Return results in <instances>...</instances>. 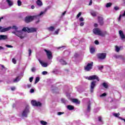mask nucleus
Wrapping results in <instances>:
<instances>
[{"mask_svg": "<svg viewBox=\"0 0 125 125\" xmlns=\"http://www.w3.org/2000/svg\"><path fill=\"white\" fill-rule=\"evenodd\" d=\"M11 29V26L8 27L7 28H2L0 29V31L1 33H4V32H7V31H9Z\"/></svg>", "mask_w": 125, "mask_h": 125, "instance_id": "13", "label": "nucleus"}, {"mask_svg": "<svg viewBox=\"0 0 125 125\" xmlns=\"http://www.w3.org/2000/svg\"><path fill=\"white\" fill-rule=\"evenodd\" d=\"M72 102L73 103H76V104H80L81 102L79 101L78 99H73L72 100Z\"/></svg>", "mask_w": 125, "mask_h": 125, "instance_id": "20", "label": "nucleus"}, {"mask_svg": "<svg viewBox=\"0 0 125 125\" xmlns=\"http://www.w3.org/2000/svg\"><path fill=\"white\" fill-rule=\"evenodd\" d=\"M95 86H96V81H93L91 83L90 86V91L91 93H93Z\"/></svg>", "mask_w": 125, "mask_h": 125, "instance_id": "5", "label": "nucleus"}, {"mask_svg": "<svg viewBox=\"0 0 125 125\" xmlns=\"http://www.w3.org/2000/svg\"><path fill=\"white\" fill-rule=\"evenodd\" d=\"M11 29H13V30H15V31L12 32V34H14L13 33V32H21V31H22V30H20V31L17 30H18V27L15 25H13L12 27H11Z\"/></svg>", "mask_w": 125, "mask_h": 125, "instance_id": "16", "label": "nucleus"}, {"mask_svg": "<svg viewBox=\"0 0 125 125\" xmlns=\"http://www.w3.org/2000/svg\"><path fill=\"white\" fill-rule=\"evenodd\" d=\"M106 55L107 54L105 53H99L98 54V58L103 60V59H105L106 58Z\"/></svg>", "mask_w": 125, "mask_h": 125, "instance_id": "10", "label": "nucleus"}, {"mask_svg": "<svg viewBox=\"0 0 125 125\" xmlns=\"http://www.w3.org/2000/svg\"><path fill=\"white\" fill-rule=\"evenodd\" d=\"M36 68L35 67H32V69H31V71L32 72H36Z\"/></svg>", "mask_w": 125, "mask_h": 125, "instance_id": "45", "label": "nucleus"}, {"mask_svg": "<svg viewBox=\"0 0 125 125\" xmlns=\"http://www.w3.org/2000/svg\"><path fill=\"white\" fill-rule=\"evenodd\" d=\"M4 50V47L1 46H0V50Z\"/></svg>", "mask_w": 125, "mask_h": 125, "instance_id": "54", "label": "nucleus"}, {"mask_svg": "<svg viewBox=\"0 0 125 125\" xmlns=\"http://www.w3.org/2000/svg\"><path fill=\"white\" fill-rule=\"evenodd\" d=\"M20 80H21V78H20V77L18 76L14 80L13 83H18V82H19Z\"/></svg>", "mask_w": 125, "mask_h": 125, "instance_id": "23", "label": "nucleus"}, {"mask_svg": "<svg viewBox=\"0 0 125 125\" xmlns=\"http://www.w3.org/2000/svg\"><path fill=\"white\" fill-rule=\"evenodd\" d=\"M22 5V2L20 0H18V6H21Z\"/></svg>", "mask_w": 125, "mask_h": 125, "instance_id": "35", "label": "nucleus"}, {"mask_svg": "<svg viewBox=\"0 0 125 125\" xmlns=\"http://www.w3.org/2000/svg\"><path fill=\"white\" fill-rule=\"evenodd\" d=\"M65 14H66V11H64L63 13H62V16H64Z\"/></svg>", "mask_w": 125, "mask_h": 125, "instance_id": "59", "label": "nucleus"}, {"mask_svg": "<svg viewBox=\"0 0 125 125\" xmlns=\"http://www.w3.org/2000/svg\"><path fill=\"white\" fill-rule=\"evenodd\" d=\"M1 19H3V17L0 18V22L1 21Z\"/></svg>", "mask_w": 125, "mask_h": 125, "instance_id": "63", "label": "nucleus"}, {"mask_svg": "<svg viewBox=\"0 0 125 125\" xmlns=\"http://www.w3.org/2000/svg\"><path fill=\"white\" fill-rule=\"evenodd\" d=\"M6 1L7 2L9 6H12V5H13V1L10 0H6Z\"/></svg>", "mask_w": 125, "mask_h": 125, "instance_id": "22", "label": "nucleus"}, {"mask_svg": "<svg viewBox=\"0 0 125 125\" xmlns=\"http://www.w3.org/2000/svg\"><path fill=\"white\" fill-rule=\"evenodd\" d=\"M93 66V62H91L90 63H88L86 66H84V70L87 72L90 71L92 69Z\"/></svg>", "mask_w": 125, "mask_h": 125, "instance_id": "7", "label": "nucleus"}, {"mask_svg": "<svg viewBox=\"0 0 125 125\" xmlns=\"http://www.w3.org/2000/svg\"><path fill=\"white\" fill-rule=\"evenodd\" d=\"M116 58H123V56L122 55L117 56Z\"/></svg>", "mask_w": 125, "mask_h": 125, "instance_id": "50", "label": "nucleus"}, {"mask_svg": "<svg viewBox=\"0 0 125 125\" xmlns=\"http://www.w3.org/2000/svg\"><path fill=\"white\" fill-rule=\"evenodd\" d=\"M67 108L70 110H74V106L73 105H67Z\"/></svg>", "mask_w": 125, "mask_h": 125, "instance_id": "26", "label": "nucleus"}, {"mask_svg": "<svg viewBox=\"0 0 125 125\" xmlns=\"http://www.w3.org/2000/svg\"><path fill=\"white\" fill-rule=\"evenodd\" d=\"M44 51L46 53V55L48 59H52V54L50 51H48L46 49L44 50Z\"/></svg>", "mask_w": 125, "mask_h": 125, "instance_id": "11", "label": "nucleus"}, {"mask_svg": "<svg viewBox=\"0 0 125 125\" xmlns=\"http://www.w3.org/2000/svg\"><path fill=\"white\" fill-rule=\"evenodd\" d=\"M66 96H67V97H70V94L66 93Z\"/></svg>", "mask_w": 125, "mask_h": 125, "instance_id": "58", "label": "nucleus"}, {"mask_svg": "<svg viewBox=\"0 0 125 125\" xmlns=\"http://www.w3.org/2000/svg\"><path fill=\"white\" fill-rule=\"evenodd\" d=\"M32 86V85H31V84H28L27 85V87L28 88H30V87H31Z\"/></svg>", "mask_w": 125, "mask_h": 125, "instance_id": "56", "label": "nucleus"}, {"mask_svg": "<svg viewBox=\"0 0 125 125\" xmlns=\"http://www.w3.org/2000/svg\"><path fill=\"white\" fill-rule=\"evenodd\" d=\"M113 115L116 118H118L120 116V113H113Z\"/></svg>", "mask_w": 125, "mask_h": 125, "instance_id": "34", "label": "nucleus"}, {"mask_svg": "<svg viewBox=\"0 0 125 125\" xmlns=\"http://www.w3.org/2000/svg\"><path fill=\"white\" fill-rule=\"evenodd\" d=\"M95 44H99V42H98V41L96 40L95 41Z\"/></svg>", "mask_w": 125, "mask_h": 125, "instance_id": "52", "label": "nucleus"}, {"mask_svg": "<svg viewBox=\"0 0 125 125\" xmlns=\"http://www.w3.org/2000/svg\"><path fill=\"white\" fill-rule=\"evenodd\" d=\"M93 32L95 35H98V36H101V37H104V36L107 34V32L101 31L99 28L94 29L93 30Z\"/></svg>", "mask_w": 125, "mask_h": 125, "instance_id": "3", "label": "nucleus"}, {"mask_svg": "<svg viewBox=\"0 0 125 125\" xmlns=\"http://www.w3.org/2000/svg\"><path fill=\"white\" fill-rule=\"evenodd\" d=\"M119 119H121V120H123V121H124V122H125V119H123L121 117H119Z\"/></svg>", "mask_w": 125, "mask_h": 125, "instance_id": "61", "label": "nucleus"}, {"mask_svg": "<svg viewBox=\"0 0 125 125\" xmlns=\"http://www.w3.org/2000/svg\"><path fill=\"white\" fill-rule=\"evenodd\" d=\"M98 122L99 125H103V124H104L103 121L102 120V117H101V116H99L98 117Z\"/></svg>", "mask_w": 125, "mask_h": 125, "instance_id": "18", "label": "nucleus"}, {"mask_svg": "<svg viewBox=\"0 0 125 125\" xmlns=\"http://www.w3.org/2000/svg\"><path fill=\"white\" fill-rule=\"evenodd\" d=\"M114 9H115V10H118L119 7H114Z\"/></svg>", "mask_w": 125, "mask_h": 125, "instance_id": "57", "label": "nucleus"}, {"mask_svg": "<svg viewBox=\"0 0 125 125\" xmlns=\"http://www.w3.org/2000/svg\"><path fill=\"white\" fill-rule=\"evenodd\" d=\"M90 52L92 54L94 53V52H95V49L94 48V47H92V46L90 47Z\"/></svg>", "mask_w": 125, "mask_h": 125, "instance_id": "21", "label": "nucleus"}, {"mask_svg": "<svg viewBox=\"0 0 125 125\" xmlns=\"http://www.w3.org/2000/svg\"><path fill=\"white\" fill-rule=\"evenodd\" d=\"M87 112H90V103L89 102L87 105Z\"/></svg>", "mask_w": 125, "mask_h": 125, "instance_id": "29", "label": "nucleus"}, {"mask_svg": "<svg viewBox=\"0 0 125 125\" xmlns=\"http://www.w3.org/2000/svg\"><path fill=\"white\" fill-rule=\"evenodd\" d=\"M12 62L13 63H14V64H16V60H15V59H12Z\"/></svg>", "mask_w": 125, "mask_h": 125, "instance_id": "47", "label": "nucleus"}, {"mask_svg": "<svg viewBox=\"0 0 125 125\" xmlns=\"http://www.w3.org/2000/svg\"><path fill=\"white\" fill-rule=\"evenodd\" d=\"M35 92V90L34 89H31L30 90V93H34Z\"/></svg>", "mask_w": 125, "mask_h": 125, "instance_id": "41", "label": "nucleus"}, {"mask_svg": "<svg viewBox=\"0 0 125 125\" xmlns=\"http://www.w3.org/2000/svg\"><path fill=\"white\" fill-rule=\"evenodd\" d=\"M28 51H29V56H31V54H32V50L31 49H29Z\"/></svg>", "mask_w": 125, "mask_h": 125, "instance_id": "48", "label": "nucleus"}, {"mask_svg": "<svg viewBox=\"0 0 125 125\" xmlns=\"http://www.w3.org/2000/svg\"><path fill=\"white\" fill-rule=\"evenodd\" d=\"M36 3L38 6H40V7L42 6V2L41 0H37Z\"/></svg>", "mask_w": 125, "mask_h": 125, "instance_id": "19", "label": "nucleus"}, {"mask_svg": "<svg viewBox=\"0 0 125 125\" xmlns=\"http://www.w3.org/2000/svg\"><path fill=\"white\" fill-rule=\"evenodd\" d=\"M2 68H4V66L3 65H1Z\"/></svg>", "mask_w": 125, "mask_h": 125, "instance_id": "64", "label": "nucleus"}, {"mask_svg": "<svg viewBox=\"0 0 125 125\" xmlns=\"http://www.w3.org/2000/svg\"><path fill=\"white\" fill-rule=\"evenodd\" d=\"M47 10V9H46L44 11L41 12L40 14L37 16L26 17L25 19V22H26V23H29L33 21V19H38V20L36 21V23H39V22H40V19L42 17V15L46 12Z\"/></svg>", "mask_w": 125, "mask_h": 125, "instance_id": "2", "label": "nucleus"}, {"mask_svg": "<svg viewBox=\"0 0 125 125\" xmlns=\"http://www.w3.org/2000/svg\"><path fill=\"white\" fill-rule=\"evenodd\" d=\"M7 35H0V41H4L5 40H7Z\"/></svg>", "mask_w": 125, "mask_h": 125, "instance_id": "17", "label": "nucleus"}, {"mask_svg": "<svg viewBox=\"0 0 125 125\" xmlns=\"http://www.w3.org/2000/svg\"><path fill=\"white\" fill-rule=\"evenodd\" d=\"M85 79H86V80H88V81H92L93 80H97V81H98V82H99V78L97 75H92L89 77L86 76L85 77Z\"/></svg>", "mask_w": 125, "mask_h": 125, "instance_id": "6", "label": "nucleus"}, {"mask_svg": "<svg viewBox=\"0 0 125 125\" xmlns=\"http://www.w3.org/2000/svg\"><path fill=\"white\" fill-rule=\"evenodd\" d=\"M97 67H98L99 70H102V69H103V68H104V66H103V65H99Z\"/></svg>", "mask_w": 125, "mask_h": 125, "instance_id": "37", "label": "nucleus"}, {"mask_svg": "<svg viewBox=\"0 0 125 125\" xmlns=\"http://www.w3.org/2000/svg\"><path fill=\"white\" fill-rule=\"evenodd\" d=\"M91 14L94 17H95V16H96V15H97V13H96V12L92 11H91Z\"/></svg>", "mask_w": 125, "mask_h": 125, "instance_id": "27", "label": "nucleus"}, {"mask_svg": "<svg viewBox=\"0 0 125 125\" xmlns=\"http://www.w3.org/2000/svg\"><path fill=\"white\" fill-rule=\"evenodd\" d=\"M71 42L73 45H74V46H77L80 44V40L77 38H74L71 40Z\"/></svg>", "mask_w": 125, "mask_h": 125, "instance_id": "8", "label": "nucleus"}, {"mask_svg": "<svg viewBox=\"0 0 125 125\" xmlns=\"http://www.w3.org/2000/svg\"><path fill=\"white\" fill-rule=\"evenodd\" d=\"M39 82H40V77H36V80H35V83H39Z\"/></svg>", "mask_w": 125, "mask_h": 125, "instance_id": "30", "label": "nucleus"}, {"mask_svg": "<svg viewBox=\"0 0 125 125\" xmlns=\"http://www.w3.org/2000/svg\"><path fill=\"white\" fill-rule=\"evenodd\" d=\"M119 36L122 40V41H124V40H125V34H124V31L122 30H119Z\"/></svg>", "mask_w": 125, "mask_h": 125, "instance_id": "12", "label": "nucleus"}, {"mask_svg": "<svg viewBox=\"0 0 125 125\" xmlns=\"http://www.w3.org/2000/svg\"><path fill=\"white\" fill-rule=\"evenodd\" d=\"M31 8L32 9H34L35 8V6L34 5L31 6Z\"/></svg>", "mask_w": 125, "mask_h": 125, "instance_id": "60", "label": "nucleus"}, {"mask_svg": "<svg viewBox=\"0 0 125 125\" xmlns=\"http://www.w3.org/2000/svg\"><path fill=\"white\" fill-rule=\"evenodd\" d=\"M103 85L104 87H105V88H108V85L106 83H103Z\"/></svg>", "mask_w": 125, "mask_h": 125, "instance_id": "33", "label": "nucleus"}, {"mask_svg": "<svg viewBox=\"0 0 125 125\" xmlns=\"http://www.w3.org/2000/svg\"><path fill=\"white\" fill-rule=\"evenodd\" d=\"M11 90H15V89H16V88H15V86H13V87H11Z\"/></svg>", "mask_w": 125, "mask_h": 125, "instance_id": "53", "label": "nucleus"}, {"mask_svg": "<svg viewBox=\"0 0 125 125\" xmlns=\"http://www.w3.org/2000/svg\"><path fill=\"white\" fill-rule=\"evenodd\" d=\"M29 113H30V107L29 106V105H26L23 109V110L22 111V117H28V114H29Z\"/></svg>", "mask_w": 125, "mask_h": 125, "instance_id": "4", "label": "nucleus"}, {"mask_svg": "<svg viewBox=\"0 0 125 125\" xmlns=\"http://www.w3.org/2000/svg\"><path fill=\"white\" fill-rule=\"evenodd\" d=\"M31 104L33 106H36L37 107H42V103L40 102H37V101L32 100L31 101Z\"/></svg>", "mask_w": 125, "mask_h": 125, "instance_id": "9", "label": "nucleus"}, {"mask_svg": "<svg viewBox=\"0 0 125 125\" xmlns=\"http://www.w3.org/2000/svg\"><path fill=\"white\" fill-rule=\"evenodd\" d=\"M26 32H27V33H35V32H37V29L34 28H29L28 27H23L21 31H16L13 33L14 35L17 36V37L22 40L26 37Z\"/></svg>", "mask_w": 125, "mask_h": 125, "instance_id": "1", "label": "nucleus"}, {"mask_svg": "<svg viewBox=\"0 0 125 125\" xmlns=\"http://www.w3.org/2000/svg\"><path fill=\"white\" fill-rule=\"evenodd\" d=\"M59 62L61 63V64H62V65H66V64H67V62H66L65 61H64L63 60H60L59 61Z\"/></svg>", "mask_w": 125, "mask_h": 125, "instance_id": "25", "label": "nucleus"}, {"mask_svg": "<svg viewBox=\"0 0 125 125\" xmlns=\"http://www.w3.org/2000/svg\"><path fill=\"white\" fill-rule=\"evenodd\" d=\"M84 19H83V17H81L80 18H79V21H81V22H83V21Z\"/></svg>", "mask_w": 125, "mask_h": 125, "instance_id": "43", "label": "nucleus"}, {"mask_svg": "<svg viewBox=\"0 0 125 125\" xmlns=\"http://www.w3.org/2000/svg\"><path fill=\"white\" fill-rule=\"evenodd\" d=\"M106 95H107L106 93H104L100 95V97H104V96H106Z\"/></svg>", "mask_w": 125, "mask_h": 125, "instance_id": "39", "label": "nucleus"}, {"mask_svg": "<svg viewBox=\"0 0 125 125\" xmlns=\"http://www.w3.org/2000/svg\"><path fill=\"white\" fill-rule=\"evenodd\" d=\"M59 31H60V29H58L55 32V34L56 35H58V33L59 32Z\"/></svg>", "mask_w": 125, "mask_h": 125, "instance_id": "42", "label": "nucleus"}, {"mask_svg": "<svg viewBox=\"0 0 125 125\" xmlns=\"http://www.w3.org/2000/svg\"><path fill=\"white\" fill-rule=\"evenodd\" d=\"M33 80H34V77H30L29 78V81L30 82V83H32V82H33Z\"/></svg>", "mask_w": 125, "mask_h": 125, "instance_id": "44", "label": "nucleus"}, {"mask_svg": "<svg viewBox=\"0 0 125 125\" xmlns=\"http://www.w3.org/2000/svg\"><path fill=\"white\" fill-rule=\"evenodd\" d=\"M91 4H92V0H90L89 5H91Z\"/></svg>", "mask_w": 125, "mask_h": 125, "instance_id": "55", "label": "nucleus"}, {"mask_svg": "<svg viewBox=\"0 0 125 125\" xmlns=\"http://www.w3.org/2000/svg\"><path fill=\"white\" fill-rule=\"evenodd\" d=\"M48 30L49 31H51V32H52L54 31V30H55V28L53 26H50V27L48 28Z\"/></svg>", "mask_w": 125, "mask_h": 125, "instance_id": "28", "label": "nucleus"}, {"mask_svg": "<svg viewBox=\"0 0 125 125\" xmlns=\"http://www.w3.org/2000/svg\"><path fill=\"white\" fill-rule=\"evenodd\" d=\"M98 20L100 25H103V18L98 17Z\"/></svg>", "mask_w": 125, "mask_h": 125, "instance_id": "24", "label": "nucleus"}, {"mask_svg": "<svg viewBox=\"0 0 125 125\" xmlns=\"http://www.w3.org/2000/svg\"><path fill=\"white\" fill-rule=\"evenodd\" d=\"M42 75H47V71H43L42 72Z\"/></svg>", "mask_w": 125, "mask_h": 125, "instance_id": "46", "label": "nucleus"}, {"mask_svg": "<svg viewBox=\"0 0 125 125\" xmlns=\"http://www.w3.org/2000/svg\"><path fill=\"white\" fill-rule=\"evenodd\" d=\"M94 26H95V27H97V26H98L97 23H95V24H94Z\"/></svg>", "mask_w": 125, "mask_h": 125, "instance_id": "62", "label": "nucleus"}, {"mask_svg": "<svg viewBox=\"0 0 125 125\" xmlns=\"http://www.w3.org/2000/svg\"><path fill=\"white\" fill-rule=\"evenodd\" d=\"M41 125H47V122L44 121H41Z\"/></svg>", "mask_w": 125, "mask_h": 125, "instance_id": "31", "label": "nucleus"}, {"mask_svg": "<svg viewBox=\"0 0 125 125\" xmlns=\"http://www.w3.org/2000/svg\"><path fill=\"white\" fill-rule=\"evenodd\" d=\"M112 5V3H107L106 4V7H110V6Z\"/></svg>", "mask_w": 125, "mask_h": 125, "instance_id": "36", "label": "nucleus"}, {"mask_svg": "<svg viewBox=\"0 0 125 125\" xmlns=\"http://www.w3.org/2000/svg\"><path fill=\"white\" fill-rule=\"evenodd\" d=\"M84 25V22H82L80 23V26L81 27H83Z\"/></svg>", "mask_w": 125, "mask_h": 125, "instance_id": "49", "label": "nucleus"}, {"mask_svg": "<svg viewBox=\"0 0 125 125\" xmlns=\"http://www.w3.org/2000/svg\"><path fill=\"white\" fill-rule=\"evenodd\" d=\"M124 47L123 46H120V47L118 46V45L115 46V51L116 52H119L120 50H123Z\"/></svg>", "mask_w": 125, "mask_h": 125, "instance_id": "14", "label": "nucleus"}, {"mask_svg": "<svg viewBox=\"0 0 125 125\" xmlns=\"http://www.w3.org/2000/svg\"><path fill=\"white\" fill-rule=\"evenodd\" d=\"M64 114V112H58V116H61V115H63Z\"/></svg>", "mask_w": 125, "mask_h": 125, "instance_id": "40", "label": "nucleus"}, {"mask_svg": "<svg viewBox=\"0 0 125 125\" xmlns=\"http://www.w3.org/2000/svg\"><path fill=\"white\" fill-rule=\"evenodd\" d=\"M39 61L40 64L42 65V67H47V66H48V64H47V63H45L43 61H41V60H39Z\"/></svg>", "mask_w": 125, "mask_h": 125, "instance_id": "15", "label": "nucleus"}, {"mask_svg": "<svg viewBox=\"0 0 125 125\" xmlns=\"http://www.w3.org/2000/svg\"><path fill=\"white\" fill-rule=\"evenodd\" d=\"M62 103H64V104H66L67 102H68L67 100L65 99H62Z\"/></svg>", "mask_w": 125, "mask_h": 125, "instance_id": "32", "label": "nucleus"}, {"mask_svg": "<svg viewBox=\"0 0 125 125\" xmlns=\"http://www.w3.org/2000/svg\"><path fill=\"white\" fill-rule=\"evenodd\" d=\"M81 15H82V13L81 12H80L77 16V18H79V17H80V16H81Z\"/></svg>", "mask_w": 125, "mask_h": 125, "instance_id": "51", "label": "nucleus"}, {"mask_svg": "<svg viewBox=\"0 0 125 125\" xmlns=\"http://www.w3.org/2000/svg\"><path fill=\"white\" fill-rule=\"evenodd\" d=\"M5 47H8V48H11L13 47V46H12V45H8V44H6Z\"/></svg>", "mask_w": 125, "mask_h": 125, "instance_id": "38", "label": "nucleus"}]
</instances>
